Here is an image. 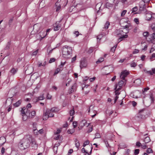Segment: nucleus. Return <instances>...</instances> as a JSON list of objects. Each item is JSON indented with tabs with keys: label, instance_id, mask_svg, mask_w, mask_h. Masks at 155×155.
Instances as JSON below:
<instances>
[{
	"label": "nucleus",
	"instance_id": "nucleus-1",
	"mask_svg": "<svg viewBox=\"0 0 155 155\" xmlns=\"http://www.w3.org/2000/svg\"><path fill=\"white\" fill-rule=\"evenodd\" d=\"M31 135H25L21 140L18 143V147L21 150H25L29 148L30 146Z\"/></svg>",
	"mask_w": 155,
	"mask_h": 155
},
{
	"label": "nucleus",
	"instance_id": "nucleus-2",
	"mask_svg": "<svg viewBox=\"0 0 155 155\" xmlns=\"http://www.w3.org/2000/svg\"><path fill=\"white\" fill-rule=\"evenodd\" d=\"M72 53V49L71 47L65 45L62 48V54L64 58H70Z\"/></svg>",
	"mask_w": 155,
	"mask_h": 155
},
{
	"label": "nucleus",
	"instance_id": "nucleus-3",
	"mask_svg": "<svg viewBox=\"0 0 155 155\" xmlns=\"http://www.w3.org/2000/svg\"><path fill=\"white\" fill-rule=\"evenodd\" d=\"M125 83L123 80H121L119 81L117 84H116L114 86V89L116 91V95L119 94H120V91L122 87L125 84Z\"/></svg>",
	"mask_w": 155,
	"mask_h": 155
},
{
	"label": "nucleus",
	"instance_id": "nucleus-4",
	"mask_svg": "<svg viewBox=\"0 0 155 155\" xmlns=\"http://www.w3.org/2000/svg\"><path fill=\"white\" fill-rule=\"evenodd\" d=\"M30 142L31 147L32 149L34 150H36L38 147V144L35 139L33 138L32 136L31 135V137L30 138Z\"/></svg>",
	"mask_w": 155,
	"mask_h": 155
},
{
	"label": "nucleus",
	"instance_id": "nucleus-5",
	"mask_svg": "<svg viewBox=\"0 0 155 155\" xmlns=\"http://www.w3.org/2000/svg\"><path fill=\"white\" fill-rule=\"evenodd\" d=\"M87 65L86 59L85 58H82L80 61L79 66L81 69L86 68Z\"/></svg>",
	"mask_w": 155,
	"mask_h": 155
},
{
	"label": "nucleus",
	"instance_id": "nucleus-6",
	"mask_svg": "<svg viewBox=\"0 0 155 155\" xmlns=\"http://www.w3.org/2000/svg\"><path fill=\"white\" fill-rule=\"evenodd\" d=\"M129 72L128 71L125 70L122 71L121 72L120 78L124 80L125 78L129 74Z\"/></svg>",
	"mask_w": 155,
	"mask_h": 155
},
{
	"label": "nucleus",
	"instance_id": "nucleus-7",
	"mask_svg": "<svg viewBox=\"0 0 155 155\" xmlns=\"http://www.w3.org/2000/svg\"><path fill=\"white\" fill-rule=\"evenodd\" d=\"M45 116H48V117H53L54 116V114L50 110V109H46L45 112H44Z\"/></svg>",
	"mask_w": 155,
	"mask_h": 155
},
{
	"label": "nucleus",
	"instance_id": "nucleus-8",
	"mask_svg": "<svg viewBox=\"0 0 155 155\" xmlns=\"http://www.w3.org/2000/svg\"><path fill=\"white\" fill-rule=\"evenodd\" d=\"M41 26V24L40 23L35 24L33 26V31H35V33H37L39 30Z\"/></svg>",
	"mask_w": 155,
	"mask_h": 155
},
{
	"label": "nucleus",
	"instance_id": "nucleus-9",
	"mask_svg": "<svg viewBox=\"0 0 155 155\" xmlns=\"http://www.w3.org/2000/svg\"><path fill=\"white\" fill-rule=\"evenodd\" d=\"M77 90V84L74 83L72 86L71 88L68 90L69 94L72 93L76 91Z\"/></svg>",
	"mask_w": 155,
	"mask_h": 155
},
{
	"label": "nucleus",
	"instance_id": "nucleus-10",
	"mask_svg": "<svg viewBox=\"0 0 155 155\" xmlns=\"http://www.w3.org/2000/svg\"><path fill=\"white\" fill-rule=\"evenodd\" d=\"M30 114L29 111H26L25 114L22 115L23 120L24 121L26 120L28 118V116H30Z\"/></svg>",
	"mask_w": 155,
	"mask_h": 155
},
{
	"label": "nucleus",
	"instance_id": "nucleus-11",
	"mask_svg": "<svg viewBox=\"0 0 155 155\" xmlns=\"http://www.w3.org/2000/svg\"><path fill=\"white\" fill-rule=\"evenodd\" d=\"M153 17L151 14V12H149L146 14V20L149 21Z\"/></svg>",
	"mask_w": 155,
	"mask_h": 155
},
{
	"label": "nucleus",
	"instance_id": "nucleus-12",
	"mask_svg": "<svg viewBox=\"0 0 155 155\" xmlns=\"http://www.w3.org/2000/svg\"><path fill=\"white\" fill-rule=\"evenodd\" d=\"M124 32L122 29H119L116 30L115 33V34L117 36H119L120 35H122L123 33Z\"/></svg>",
	"mask_w": 155,
	"mask_h": 155
},
{
	"label": "nucleus",
	"instance_id": "nucleus-13",
	"mask_svg": "<svg viewBox=\"0 0 155 155\" xmlns=\"http://www.w3.org/2000/svg\"><path fill=\"white\" fill-rule=\"evenodd\" d=\"M69 114L71 116H72L71 117V119L70 120V121L72 122V121L74 118V117L73 116L74 114H75V111L74 110V107H73L72 109H71L69 111Z\"/></svg>",
	"mask_w": 155,
	"mask_h": 155
},
{
	"label": "nucleus",
	"instance_id": "nucleus-14",
	"mask_svg": "<svg viewBox=\"0 0 155 155\" xmlns=\"http://www.w3.org/2000/svg\"><path fill=\"white\" fill-rule=\"evenodd\" d=\"M108 2L106 3V7L107 8L110 9V8L113 7L114 6V4L112 2H110L109 0Z\"/></svg>",
	"mask_w": 155,
	"mask_h": 155
},
{
	"label": "nucleus",
	"instance_id": "nucleus-15",
	"mask_svg": "<svg viewBox=\"0 0 155 155\" xmlns=\"http://www.w3.org/2000/svg\"><path fill=\"white\" fill-rule=\"evenodd\" d=\"M6 142V139L4 137H0V146H2Z\"/></svg>",
	"mask_w": 155,
	"mask_h": 155
},
{
	"label": "nucleus",
	"instance_id": "nucleus-16",
	"mask_svg": "<svg viewBox=\"0 0 155 155\" xmlns=\"http://www.w3.org/2000/svg\"><path fill=\"white\" fill-rule=\"evenodd\" d=\"M75 147L77 148V150H78L80 146V143L78 140L76 138L74 140Z\"/></svg>",
	"mask_w": 155,
	"mask_h": 155
},
{
	"label": "nucleus",
	"instance_id": "nucleus-17",
	"mask_svg": "<svg viewBox=\"0 0 155 155\" xmlns=\"http://www.w3.org/2000/svg\"><path fill=\"white\" fill-rule=\"evenodd\" d=\"M134 83L137 86H138L140 85L141 81L140 79H137L134 81Z\"/></svg>",
	"mask_w": 155,
	"mask_h": 155
},
{
	"label": "nucleus",
	"instance_id": "nucleus-18",
	"mask_svg": "<svg viewBox=\"0 0 155 155\" xmlns=\"http://www.w3.org/2000/svg\"><path fill=\"white\" fill-rule=\"evenodd\" d=\"M50 110L52 113H57L59 111V110L58 108L54 107L52 108Z\"/></svg>",
	"mask_w": 155,
	"mask_h": 155
},
{
	"label": "nucleus",
	"instance_id": "nucleus-19",
	"mask_svg": "<svg viewBox=\"0 0 155 155\" xmlns=\"http://www.w3.org/2000/svg\"><path fill=\"white\" fill-rule=\"evenodd\" d=\"M35 99L36 100V101H37L39 100H42L44 99V94H42L41 95L38 97L35 98Z\"/></svg>",
	"mask_w": 155,
	"mask_h": 155
},
{
	"label": "nucleus",
	"instance_id": "nucleus-20",
	"mask_svg": "<svg viewBox=\"0 0 155 155\" xmlns=\"http://www.w3.org/2000/svg\"><path fill=\"white\" fill-rule=\"evenodd\" d=\"M87 123V121L86 120H83L80 122V126L81 127H83Z\"/></svg>",
	"mask_w": 155,
	"mask_h": 155
},
{
	"label": "nucleus",
	"instance_id": "nucleus-21",
	"mask_svg": "<svg viewBox=\"0 0 155 155\" xmlns=\"http://www.w3.org/2000/svg\"><path fill=\"white\" fill-rule=\"evenodd\" d=\"M61 27L60 25L57 24H55L54 25V30L55 31H57Z\"/></svg>",
	"mask_w": 155,
	"mask_h": 155
},
{
	"label": "nucleus",
	"instance_id": "nucleus-22",
	"mask_svg": "<svg viewBox=\"0 0 155 155\" xmlns=\"http://www.w3.org/2000/svg\"><path fill=\"white\" fill-rule=\"evenodd\" d=\"M18 71L17 69H15L14 68H12L10 71V72L13 75L15 74Z\"/></svg>",
	"mask_w": 155,
	"mask_h": 155
},
{
	"label": "nucleus",
	"instance_id": "nucleus-23",
	"mask_svg": "<svg viewBox=\"0 0 155 155\" xmlns=\"http://www.w3.org/2000/svg\"><path fill=\"white\" fill-rule=\"evenodd\" d=\"M50 30H51L50 28H49V29H47L46 31V34H45V31H44V32H43V33L45 34V35H44V36H43L42 35H41V33H40V36H41L42 39L44 37H45V36H46L47 35V33L49 32L50 31Z\"/></svg>",
	"mask_w": 155,
	"mask_h": 155
},
{
	"label": "nucleus",
	"instance_id": "nucleus-24",
	"mask_svg": "<svg viewBox=\"0 0 155 155\" xmlns=\"http://www.w3.org/2000/svg\"><path fill=\"white\" fill-rule=\"evenodd\" d=\"M110 25V23L108 21H107L105 24L104 26V27H103V28L105 29V30L107 29L108 28Z\"/></svg>",
	"mask_w": 155,
	"mask_h": 155
},
{
	"label": "nucleus",
	"instance_id": "nucleus-25",
	"mask_svg": "<svg viewBox=\"0 0 155 155\" xmlns=\"http://www.w3.org/2000/svg\"><path fill=\"white\" fill-rule=\"evenodd\" d=\"M110 2H112L113 3L115 6H117L119 1L118 0H109Z\"/></svg>",
	"mask_w": 155,
	"mask_h": 155
},
{
	"label": "nucleus",
	"instance_id": "nucleus-26",
	"mask_svg": "<svg viewBox=\"0 0 155 155\" xmlns=\"http://www.w3.org/2000/svg\"><path fill=\"white\" fill-rule=\"evenodd\" d=\"M55 5L56 6V11L58 12L61 9V5L59 4L58 2L56 3Z\"/></svg>",
	"mask_w": 155,
	"mask_h": 155
},
{
	"label": "nucleus",
	"instance_id": "nucleus-27",
	"mask_svg": "<svg viewBox=\"0 0 155 155\" xmlns=\"http://www.w3.org/2000/svg\"><path fill=\"white\" fill-rule=\"evenodd\" d=\"M21 102V101L20 100H19L16 103L14 104L13 105L15 107H18L19 106Z\"/></svg>",
	"mask_w": 155,
	"mask_h": 155
},
{
	"label": "nucleus",
	"instance_id": "nucleus-28",
	"mask_svg": "<svg viewBox=\"0 0 155 155\" xmlns=\"http://www.w3.org/2000/svg\"><path fill=\"white\" fill-rule=\"evenodd\" d=\"M94 106L92 105L90 106V107H89V110H88V112L89 113L90 112V111H93L94 113L96 112V111L94 110Z\"/></svg>",
	"mask_w": 155,
	"mask_h": 155
},
{
	"label": "nucleus",
	"instance_id": "nucleus-29",
	"mask_svg": "<svg viewBox=\"0 0 155 155\" xmlns=\"http://www.w3.org/2000/svg\"><path fill=\"white\" fill-rule=\"evenodd\" d=\"M150 140V137H147L144 138L143 141L146 143L149 142Z\"/></svg>",
	"mask_w": 155,
	"mask_h": 155
},
{
	"label": "nucleus",
	"instance_id": "nucleus-30",
	"mask_svg": "<svg viewBox=\"0 0 155 155\" xmlns=\"http://www.w3.org/2000/svg\"><path fill=\"white\" fill-rule=\"evenodd\" d=\"M36 123H33V130L34 133L35 132V131H38V130L37 129V127H36Z\"/></svg>",
	"mask_w": 155,
	"mask_h": 155
},
{
	"label": "nucleus",
	"instance_id": "nucleus-31",
	"mask_svg": "<svg viewBox=\"0 0 155 155\" xmlns=\"http://www.w3.org/2000/svg\"><path fill=\"white\" fill-rule=\"evenodd\" d=\"M127 37L128 35H123L122 36L120 37L119 38V39H118V40H120L119 41H122L123 39L127 38Z\"/></svg>",
	"mask_w": 155,
	"mask_h": 155
},
{
	"label": "nucleus",
	"instance_id": "nucleus-32",
	"mask_svg": "<svg viewBox=\"0 0 155 155\" xmlns=\"http://www.w3.org/2000/svg\"><path fill=\"white\" fill-rule=\"evenodd\" d=\"M102 33H103L102 35H100L97 37V41H100L103 36V35H106V34H104V32Z\"/></svg>",
	"mask_w": 155,
	"mask_h": 155
},
{
	"label": "nucleus",
	"instance_id": "nucleus-33",
	"mask_svg": "<svg viewBox=\"0 0 155 155\" xmlns=\"http://www.w3.org/2000/svg\"><path fill=\"white\" fill-rule=\"evenodd\" d=\"M148 154L153 153V150L152 149L150 148H147V149L146 150V152Z\"/></svg>",
	"mask_w": 155,
	"mask_h": 155
},
{
	"label": "nucleus",
	"instance_id": "nucleus-34",
	"mask_svg": "<svg viewBox=\"0 0 155 155\" xmlns=\"http://www.w3.org/2000/svg\"><path fill=\"white\" fill-rule=\"evenodd\" d=\"M155 50V44H153L152 46V47L150 50V52L151 53Z\"/></svg>",
	"mask_w": 155,
	"mask_h": 155
},
{
	"label": "nucleus",
	"instance_id": "nucleus-35",
	"mask_svg": "<svg viewBox=\"0 0 155 155\" xmlns=\"http://www.w3.org/2000/svg\"><path fill=\"white\" fill-rule=\"evenodd\" d=\"M75 131V130L74 129H69L68 130L67 132L68 134H72Z\"/></svg>",
	"mask_w": 155,
	"mask_h": 155
},
{
	"label": "nucleus",
	"instance_id": "nucleus-36",
	"mask_svg": "<svg viewBox=\"0 0 155 155\" xmlns=\"http://www.w3.org/2000/svg\"><path fill=\"white\" fill-rule=\"evenodd\" d=\"M149 89L150 88L148 87H147L144 88L142 90L143 94H144L145 92H147Z\"/></svg>",
	"mask_w": 155,
	"mask_h": 155
},
{
	"label": "nucleus",
	"instance_id": "nucleus-37",
	"mask_svg": "<svg viewBox=\"0 0 155 155\" xmlns=\"http://www.w3.org/2000/svg\"><path fill=\"white\" fill-rule=\"evenodd\" d=\"M61 70V69L59 68H57L55 71L54 75H55L58 74Z\"/></svg>",
	"mask_w": 155,
	"mask_h": 155
},
{
	"label": "nucleus",
	"instance_id": "nucleus-38",
	"mask_svg": "<svg viewBox=\"0 0 155 155\" xmlns=\"http://www.w3.org/2000/svg\"><path fill=\"white\" fill-rule=\"evenodd\" d=\"M144 71L146 72V73H147V74H149L150 75H152L153 74V73H152L153 71H152V70H151V71H146V70H145Z\"/></svg>",
	"mask_w": 155,
	"mask_h": 155
},
{
	"label": "nucleus",
	"instance_id": "nucleus-39",
	"mask_svg": "<svg viewBox=\"0 0 155 155\" xmlns=\"http://www.w3.org/2000/svg\"><path fill=\"white\" fill-rule=\"evenodd\" d=\"M104 59L103 58H101L99 59L96 62V63L98 64L99 63H100L104 61Z\"/></svg>",
	"mask_w": 155,
	"mask_h": 155
},
{
	"label": "nucleus",
	"instance_id": "nucleus-40",
	"mask_svg": "<svg viewBox=\"0 0 155 155\" xmlns=\"http://www.w3.org/2000/svg\"><path fill=\"white\" fill-rule=\"evenodd\" d=\"M101 137V136L100 134L98 133H96L95 134V137L94 138V139L95 138H99Z\"/></svg>",
	"mask_w": 155,
	"mask_h": 155
},
{
	"label": "nucleus",
	"instance_id": "nucleus-41",
	"mask_svg": "<svg viewBox=\"0 0 155 155\" xmlns=\"http://www.w3.org/2000/svg\"><path fill=\"white\" fill-rule=\"evenodd\" d=\"M117 45H116L113 47L111 49L110 51L113 52H114L115 50V49L117 47Z\"/></svg>",
	"mask_w": 155,
	"mask_h": 155
},
{
	"label": "nucleus",
	"instance_id": "nucleus-42",
	"mask_svg": "<svg viewBox=\"0 0 155 155\" xmlns=\"http://www.w3.org/2000/svg\"><path fill=\"white\" fill-rule=\"evenodd\" d=\"M25 107H23L22 108L21 110V113L22 115L25 114L26 113L25 112Z\"/></svg>",
	"mask_w": 155,
	"mask_h": 155
},
{
	"label": "nucleus",
	"instance_id": "nucleus-43",
	"mask_svg": "<svg viewBox=\"0 0 155 155\" xmlns=\"http://www.w3.org/2000/svg\"><path fill=\"white\" fill-rule=\"evenodd\" d=\"M130 65L131 67H135L136 66L137 64L135 62H133L130 64Z\"/></svg>",
	"mask_w": 155,
	"mask_h": 155
},
{
	"label": "nucleus",
	"instance_id": "nucleus-44",
	"mask_svg": "<svg viewBox=\"0 0 155 155\" xmlns=\"http://www.w3.org/2000/svg\"><path fill=\"white\" fill-rule=\"evenodd\" d=\"M142 144L139 141L137 142L136 143V146L137 147H141Z\"/></svg>",
	"mask_w": 155,
	"mask_h": 155
},
{
	"label": "nucleus",
	"instance_id": "nucleus-45",
	"mask_svg": "<svg viewBox=\"0 0 155 155\" xmlns=\"http://www.w3.org/2000/svg\"><path fill=\"white\" fill-rule=\"evenodd\" d=\"M138 10V7L137 6H135L133 8L132 10V12H135Z\"/></svg>",
	"mask_w": 155,
	"mask_h": 155
},
{
	"label": "nucleus",
	"instance_id": "nucleus-46",
	"mask_svg": "<svg viewBox=\"0 0 155 155\" xmlns=\"http://www.w3.org/2000/svg\"><path fill=\"white\" fill-rule=\"evenodd\" d=\"M140 150L139 149H136L134 150V153L135 155H138L139 153Z\"/></svg>",
	"mask_w": 155,
	"mask_h": 155
},
{
	"label": "nucleus",
	"instance_id": "nucleus-47",
	"mask_svg": "<svg viewBox=\"0 0 155 155\" xmlns=\"http://www.w3.org/2000/svg\"><path fill=\"white\" fill-rule=\"evenodd\" d=\"M104 142L105 144H106V147H109V145L108 143V141L106 140H104Z\"/></svg>",
	"mask_w": 155,
	"mask_h": 155
},
{
	"label": "nucleus",
	"instance_id": "nucleus-48",
	"mask_svg": "<svg viewBox=\"0 0 155 155\" xmlns=\"http://www.w3.org/2000/svg\"><path fill=\"white\" fill-rule=\"evenodd\" d=\"M127 11L126 10H124L121 14V16L122 17L124 16L125 14L127 12Z\"/></svg>",
	"mask_w": 155,
	"mask_h": 155
},
{
	"label": "nucleus",
	"instance_id": "nucleus-49",
	"mask_svg": "<svg viewBox=\"0 0 155 155\" xmlns=\"http://www.w3.org/2000/svg\"><path fill=\"white\" fill-rule=\"evenodd\" d=\"M89 143V142L88 140L86 141L84 143L83 146L85 147Z\"/></svg>",
	"mask_w": 155,
	"mask_h": 155
},
{
	"label": "nucleus",
	"instance_id": "nucleus-50",
	"mask_svg": "<svg viewBox=\"0 0 155 155\" xmlns=\"http://www.w3.org/2000/svg\"><path fill=\"white\" fill-rule=\"evenodd\" d=\"M31 104L30 103H29L28 104V105L27 106L26 108L27 109V111H29V110H28V109L29 108H31Z\"/></svg>",
	"mask_w": 155,
	"mask_h": 155
},
{
	"label": "nucleus",
	"instance_id": "nucleus-51",
	"mask_svg": "<svg viewBox=\"0 0 155 155\" xmlns=\"http://www.w3.org/2000/svg\"><path fill=\"white\" fill-rule=\"evenodd\" d=\"M115 95L116 96V97H115V99H114V103H116V102L117 101V99H118V95H119V94H117V95L116 94V91H115Z\"/></svg>",
	"mask_w": 155,
	"mask_h": 155
},
{
	"label": "nucleus",
	"instance_id": "nucleus-52",
	"mask_svg": "<svg viewBox=\"0 0 155 155\" xmlns=\"http://www.w3.org/2000/svg\"><path fill=\"white\" fill-rule=\"evenodd\" d=\"M31 116H35L36 115V112L35 111H33L31 113Z\"/></svg>",
	"mask_w": 155,
	"mask_h": 155
},
{
	"label": "nucleus",
	"instance_id": "nucleus-53",
	"mask_svg": "<svg viewBox=\"0 0 155 155\" xmlns=\"http://www.w3.org/2000/svg\"><path fill=\"white\" fill-rule=\"evenodd\" d=\"M55 58H51L49 61V63H51L53 62H54L55 61Z\"/></svg>",
	"mask_w": 155,
	"mask_h": 155
},
{
	"label": "nucleus",
	"instance_id": "nucleus-54",
	"mask_svg": "<svg viewBox=\"0 0 155 155\" xmlns=\"http://www.w3.org/2000/svg\"><path fill=\"white\" fill-rule=\"evenodd\" d=\"M141 147L143 149H145L146 148H147V147L146 145L144 144H142Z\"/></svg>",
	"mask_w": 155,
	"mask_h": 155
},
{
	"label": "nucleus",
	"instance_id": "nucleus-55",
	"mask_svg": "<svg viewBox=\"0 0 155 155\" xmlns=\"http://www.w3.org/2000/svg\"><path fill=\"white\" fill-rule=\"evenodd\" d=\"M10 43L9 42H8L7 44V46H6V47H5V49H9L10 48Z\"/></svg>",
	"mask_w": 155,
	"mask_h": 155
},
{
	"label": "nucleus",
	"instance_id": "nucleus-56",
	"mask_svg": "<svg viewBox=\"0 0 155 155\" xmlns=\"http://www.w3.org/2000/svg\"><path fill=\"white\" fill-rule=\"evenodd\" d=\"M134 21L137 24H138L139 23V19L137 18H135L134 20Z\"/></svg>",
	"mask_w": 155,
	"mask_h": 155
},
{
	"label": "nucleus",
	"instance_id": "nucleus-57",
	"mask_svg": "<svg viewBox=\"0 0 155 155\" xmlns=\"http://www.w3.org/2000/svg\"><path fill=\"white\" fill-rule=\"evenodd\" d=\"M150 98L151 100V103H152V102H153V101H154V98H153V95L152 94H151V95H150Z\"/></svg>",
	"mask_w": 155,
	"mask_h": 155
},
{
	"label": "nucleus",
	"instance_id": "nucleus-58",
	"mask_svg": "<svg viewBox=\"0 0 155 155\" xmlns=\"http://www.w3.org/2000/svg\"><path fill=\"white\" fill-rule=\"evenodd\" d=\"M73 125L74 128H75L77 127V122L76 121H74L73 123Z\"/></svg>",
	"mask_w": 155,
	"mask_h": 155
},
{
	"label": "nucleus",
	"instance_id": "nucleus-59",
	"mask_svg": "<svg viewBox=\"0 0 155 155\" xmlns=\"http://www.w3.org/2000/svg\"><path fill=\"white\" fill-rule=\"evenodd\" d=\"M151 0H143L142 2L140 3H147L150 2Z\"/></svg>",
	"mask_w": 155,
	"mask_h": 155
},
{
	"label": "nucleus",
	"instance_id": "nucleus-60",
	"mask_svg": "<svg viewBox=\"0 0 155 155\" xmlns=\"http://www.w3.org/2000/svg\"><path fill=\"white\" fill-rule=\"evenodd\" d=\"M139 52V50L137 49H135L133 52V54H137Z\"/></svg>",
	"mask_w": 155,
	"mask_h": 155
},
{
	"label": "nucleus",
	"instance_id": "nucleus-61",
	"mask_svg": "<svg viewBox=\"0 0 155 155\" xmlns=\"http://www.w3.org/2000/svg\"><path fill=\"white\" fill-rule=\"evenodd\" d=\"M93 130L92 126H91V127L88 129L87 132L89 133L91 132Z\"/></svg>",
	"mask_w": 155,
	"mask_h": 155
},
{
	"label": "nucleus",
	"instance_id": "nucleus-62",
	"mask_svg": "<svg viewBox=\"0 0 155 155\" xmlns=\"http://www.w3.org/2000/svg\"><path fill=\"white\" fill-rule=\"evenodd\" d=\"M38 50H37L35 51H34L32 53V55H35L37 54L38 53Z\"/></svg>",
	"mask_w": 155,
	"mask_h": 155
},
{
	"label": "nucleus",
	"instance_id": "nucleus-63",
	"mask_svg": "<svg viewBox=\"0 0 155 155\" xmlns=\"http://www.w3.org/2000/svg\"><path fill=\"white\" fill-rule=\"evenodd\" d=\"M37 132L38 133H39L41 134L43 133V129H41L40 130H39L37 131Z\"/></svg>",
	"mask_w": 155,
	"mask_h": 155
},
{
	"label": "nucleus",
	"instance_id": "nucleus-64",
	"mask_svg": "<svg viewBox=\"0 0 155 155\" xmlns=\"http://www.w3.org/2000/svg\"><path fill=\"white\" fill-rule=\"evenodd\" d=\"M76 55H75L74 57L72 58L71 62L73 63L76 60Z\"/></svg>",
	"mask_w": 155,
	"mask_h": 155
}]
</instances>
